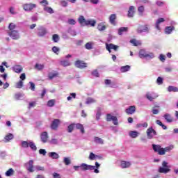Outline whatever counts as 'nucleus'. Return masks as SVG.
Returning a JSON list of instances; mask_svg holds the SVG:
<instances>
[{
  "mask_svg": "<svg viewBox=\"0 0 178 178\" xmlns=\"http://www.w3.org/2000/svg\"><path fill=\"white\" fill-rule=\"evenodd\" d=\"M39 153L40 154V155H47V151L44 149H40L39 150Z\"/></svg>",
  "mask_w": 178,
  "mask_h": 178,
  "instance_id": "obj_59",
  "label": "nucleus"
},
{
  "mask_svg": "<svg viewBox=\"0 0 178 178\" xmlns=\"http://www.w3.org/2000/svg\"><path fill=\"white\" fill-rule=\"evenodd\" d=\"M97 30H99V31H104L106 30V26L104 25L102 23H100L97 25Z\"/></svg>",
  "mask_w": 178,
  "mask_h": 178,
  "instance_id": "obj_33",
  "label": "nucleus"
},
{
  "mask_svg": "<svg viewBox=\"0 0 178 178\" xmlns=\"http://www.w3.org/2000/svg\"><path fill=\"white\" fill-rule=\"evenodd\" d=\"M14 98L17 100L20 99V98H22V93H16L14 96Z\"/></svg>",
  "mask_w": 178,
  "mask_h": 178,
  "instance_id": "obj_58",
  "label": "nucleus"
},
{
  "mask_svg": "<svg viewBox=\"0 0 178 178\" xmlns=\"http://www.w3.org/2000/svg\"><path fill=\"white\" fill-rule=\"evenodd\" d=\"M55 105V99H51L47 102V106L52 107Z\"/></svg>",
  "mask_w": 178,
  "mask_h": 178,
  "instance_id": "obj_47",
  "label": "nucleus"
},
{
  "mask_svg": "<svg viewBox=\"0 0 178 178\" xmlns=\"http://www.w3.org/2000/svg\"><path fill=\"white\" fill-rule=\"evenodd\" d=\"M38 35H39V37H44V35H45V34H47V29H45V28L40 26V28H38Z\"/></svg>",
  "mask_w": 178,
  "mask_h": 178,
  "instance_id": "obj_15",
  "label": "nucleus"
},
{
  "mask_svg": "<svg viewBox=\"0 0 178 178\" xmlns=\"http://www.w3.org/2000/svg\"><path fill=\"white\" fill-rule=\"evenodd\" d=\"M125 112L126 113H127V115H133V113L136 112V106H129V108L125 110Z\"/></svg>",
  "mask_w": 178,
  "mask_h": 178,
  "instance_id": "obj_19",
  "label": "nucleus"
},
{
  "mask_svg": "<svg viewBox=\"0 0 178 178\" xmlns=\"http://www.w3.org/2000/svg\"><path fill=\"white\" fill-rule=\"evenodd\" d=\"M44 10L45 12H47V13H50L51 15H52V13H54V10L51 7H44Z\"/></svg>",
  "mask_w": 178,
  "mask_h": 178,
  "instance_id": "obj_41",
  "label": "nucleus"
},
{
  "mask_svg": "<svg viewBox=\"0 0 178 178\" xmlns=\"http://www.w3.org/2000/svg\"><path fill=\"white\" fill-rule=\"evenodd\" d=\"M163 22H165V19L163 18L158 19V20L156 22V29H157V30H160L159 24H161V23H163Z\"/></svg>",
  "mask_w": 178,
  "mask_h": 178,
  "instance_id": "obj_32",
  "label": "nucleus"
},
{
  "mask_svg": "<svg viewBox=\"0 0 178 178\" xmlns=\"http://www.w3.org/2000/svg\"><path fill=\"white\" fill-rule=\"evenodd\" d=\"M137 33H149V29L148 28L147 25H140L138 26L137 29Z\"/></svg>",
  "mask_w": 178,
  "mask_h": 178,
  "instance_id": "obj_10",
  "label": "nucleus"
},
{
  "mask_svg": "<svg viewBox=\"0 0 178 178\" xmlns=\"http://www.w3.org/2000/svg\"><path fill=\"white\" fill-rule=\"evenodd\" d=\"M52 40L54 42H58L59 41V35L58 34L53 35Z\"/></svg>",
  "mask_w": 178,
  "mask_h": 178,
  "instance_id": "obj_48",
  "label": "nucleus"
},
{
  "mask_svg": "<svg viewBox=\"0 0 178 178\" xmlns=\"http://www.w3.org/2000/svg\"><path fill=\"white\" fill-rule=\"evenodd\" d=\"M34 8H37V5L33 4V3H26L23 6V8L26 11L33 10V9H34Z\"/></svg>",
  "mask_w": 178,
  "mask_h": 178,
  "instance_id": "obj_12",
  "label": "nucleus"
},
{
  "mask_svg": "<svg viewBox=\"0 0 178 178\" xmlns=\"http://www.w3.org/2000/svg\"><path fill=\"white\" fill-rule=\"evenodd\" d=\"M14 136L12 134H8L7 136L4 137L5 143H9L10 140H13Z\"/></svg>",
  "mask_w": 178,
  "mask_h": 178,
  "instance_id": "obj_27",
  "label": "nucleus"
},
{
  "mask_svg": "<svg viewBox=\"0 0 178 178\" xmlns=\"http://www.w3.org/2000/svg\"><path fill=\"white\" fill-rule=\"evenodd\" d=\"M147 136L149 140H152L154 138V136H156V131L152 128V127L148 128L147 129Z\"/></svg>",
  "mask_w": 178,
  "mask_h": 178,
  "instance_id": "obj_5",
  "label": "nucleus"
},
{
  "mask_svg": "<svg viewBox=\"0 0 178 178\" xmlns=\"http://www.w3.org/2000/svg\"><path fill=\"white\" fill-rule=\"evenodd\" d=\"M52 176L54 178H61L60 175L58 174L57 172H54Z\"/></svg>",
  "mask_w": 178,
  "mask_h": 178,
  "instance_id": "obj_64",
  "label": "nucleus"
},
{
  "mask_svg": "<svg viewBox=\"0 0 178 178\" xmlns=\"http://www.w3.org/2000/svg\"><path fill=\"white\" fill-rule=\"evenodd\" d=\"M164 119H165L167 123H172L175 120L173 119V117L169 113H165L163 115Z\"/></svg>",
  "mask_w": 178,
  "mask_h": 178,
  "instance_id": "obj_18",
  "label": "nucleus"
},
{
  "mask_svg": "<svg viewBox=\"0 0 178 178\" xmlns=\"http://www.w3.org/2000/svg\"><path fill=\"white\" fill-rule=\"evenodd\" d=\"M101 119V108H99L96 114V120Z\"/></svg>",
  "mask_w": 178,
  "mask_h": 178,
  "instance_id": "obj_49",
  "label": "nucleus"
},
{
  "mask_svg": "<svg viewBox=\"0 0 178 178\" xmlns=\"http://www.w3.org/2000/svg\"><path fill=\"white\" fill-rule=\"evenodd\" d=\"M168 91L169 92H178V88L177 87H175V86H168Z\"/></svg>",
  "mask_w": 178,
  "mask_h": 178,
  "instance_id": "obj_29",
  "label": "nucleus"
},
{
  "mask_svg": "<svg viewBox=\"0 0 178 178\" xmlns=\"http://www.w3.org/2000/svg\"><path fill=\"white\" fill-rule=\"evenodd\" d=\"M60 65H61V66H64V67H66L67 66H70V61H69V60H61L60 62Z\"/></svg>",
  "mask_w": 178,
  "mask_h": 178,
  "instance_id": "obj_28",
  "label": "nucleus"
},
{
  "mask_svg": "<svg viewBox=\"0 0 178 178\" xmlns=\"http://www.w3.org/2000/svg\"><path fill=\"white\" fill-rule=\"evenodd\" d=\"M129 29L127 27H121L118 29V34L119 35H122L123 34V32L127 31Z\"/></svg>",
  "mask_w": 178,
  "mask_h": 178,
  "instance_id": "obj_39",
  "label": "nucleus"
},
{
  "mask_svg": "<svg viewBox=\"0 0 178 178\" xmlns=\"http://www.w3.org/2000/svg\"><path fill=\"white\" fill-rule=\"evenodd\" d=\"M147 99L152 102L154 99H156L158 98V95L154 92H148L145 95Z\"/></svg>",
  "mask_w": 178,
  "mask_h": 178,
  "instance_id": "obj_7",
  "label": "nucleus"
},
{
  "mask_svg": "<svg viewBox=\"0 0 178 178\" xmlns=\"http://www.w3.org/2000/svg\"><path fill=\"white\" fill-rule=\"evenodd\" d=\"M159 59L161 62H165L166 57L163 54H160Z\"/></svg>",
  "mask_w": 178,
  "mask_h": 178,
  "instance_id": "obj_60",
  "label": "nucleus"
},
{
  "mask_svg": "<svg viewBox=\"0 0 178 178\" xmlns=\"http://www.w3.org/2000/svg\"><path fill=\"white\" fill-rule=\"evenodd\" d=\"M8 29L10 30V31H13V30L16 29V25L13 23H10L9 24Z\"/></svg>",
  "mask_w": 178,
  "mask_h": 178,
  "instance_id": "obj_53",
  "label": "nucleus"
},
{
  "mask_svg": "<svg viewBox=\"0 0 178 178\" xmlns=\"http://www.w3.org/2000/svg\"><path fill=\"white\" fill-rule=\"evenodd\" d=\"M134 13H136L134 11V6H131L128 10V17H133V16H134Z\"/></svg>",
  "mask_w": 178,
  "mask_h": 178,
  "instance_id": "obj_24",
  "label": "nucleus"
},
{
  "mask_svg": "<svg viewBox=\"0 0 178 178\" xmlns=\"http://www.w3.org/2000/svg\"><path fill=\"white\" fill-rule=\"evenodd\" d=\"M96 158H97V154H95L92 152L90 153V155H89L90 161H95V159H96Z\"/></svg>",
  "mask_w": 178,
  "mask_h": 178,
  "instance_id": "obj_44",
  "label": "nucleus"
},
{
  "mask_svg": "<svg viewBox=\"0 0 178 178\" xmlns=\"http://www.w3.org/2000/svg\"><path fill=\"white\" fill-rule=\"evenodd\" d=\"M85 48H86V49H92V42H87L86 44H85Z\"/></svg>",
  "mask_w": 178,
  "mask_h": 178,
  "instance_id": "obj_45",
  "label": "nucleus"
},
{
  "mask_svg": "<svg viewBox=\"0 0 178 178\" xmlns=\"http://www.w3.org/2000/svg\"><path fill=\"white\" fill-rule=\"evenodd\" d=\"M74 124H71L68 126L67 127V131L68 133H72V131H73V130H74Z\"/></svg>",
  "mask_w": 178,
  "mask_h": 178,
  "instance_id": "obj_43",
  "label": "nucleus"
},
{
  "mask_svg": "<svg viewBox=\"0 0 178 178\" xmlns=\"http://www.w3.org/2000/svg\"><path fill=\"white\" fill-rule=\"evenodd\" d=\"M156 83L159 84V86L163 84V79L161 76H159L157 78Z\"/></svg>",
  "mask_w": 178,
  "mask_h": 178,
  "instance_id": "obj_51",
  "label": "nucleus"
},
{
  "mask_svg": "<svg viewBox=\"0 0 178 178\" xmlns=\"http://www.w3.org/2000/svg\"><path fill=\"white\" fill-rule=\"evenodd\" d=\"M21 145L23 148H29V142L22 141Z\"/></svg>",
  "mask_w": 178,
  "mask_h": 178,
  "instance_id": "obj_50",
  "label": "nucleus"
},
{
  "mask_svg": "<svg viewBox=\"0 0 178 178\" xmlns=\"http://www.w3.org/2000/svg\"><path fill=\"white\" fill-rule=\"evenodd\" d=\"M94 141H95V143H96V144H100V145L104 144V140L97 136L94 138Z\"/></svg>",
  "mask_w": 178,
  "mask_h": 178,
  "instance_id": "obj_31",
  "label": "nucleus"
},
{
  "mask_svg": "<svg viewBox=\"0 0 178 178\" xmlns=\"http://www.w3.org/2000/svg\"><path fill=\"white\" fill-rule=\"evenodd\" d=\"M139 58L144 59V58H147L148 59H154L153 53H147L144 49H141L139 51Z\"/></svg>",
  "mask_w": 178,
  "mask_h": 178,
  "instance_id": "obj_1",
  "label": "nucleus"
},
{
  "mask_svg": "<svg viewBox=\"0 0 178 178\" xmlns=\"http://www.w3.org/2000/svg\"><path fill=\"white\" fill-rule=\"evenodd\" d=\"M29 84H30V89L32 90V91H35V84H34V83L33 82H29Z\"/></svg>",
  "mask_w": 178,
  "mask_h": 178,
  "instance_id": "obj_56",
  "label": "nucleus"
},
{
  "mask_svg": "<svg viewBox=\"0 0 178 178\" xmlns=\"http://www.w3.org/2000/svg\"><path fill=\"white\" fill-rule=\"evenodd\" d=\"M25 165L26 166L27 171L30 172L31 173H33V172H34V161L30 160Z\"/></svg>",
  "mask_w": 178,
  "mask_h": 178,
  "instance_id": "obj_8",
  "label": "nucleus"
},
{
  "mask_svg": "<svg viewBox=\"0 0 178 178\" xmlns=\"http://www.w3.org/2000/svg\"><path fill=\"white\" fill-rule=\"evenodd\" d=\"M95 24H97V21L92 19H87L85 26H91L92 27H95Z\"/></svg>",
  "mask_w": 178,
  "mask_h": 178,
  "instance_id": "obj_23",
  "label": "nucleus"
},
{
  "mask_svg": "<svg viewBox=\"0 0 178 178\" xmlns=\"http://www.w3.org/2000/svg\"><path fill=\"white\" fill-rule=\"evenodd\" d=\"M35 69L37 70H42V69H44V65L37 63L35 65Z\"/></svg>",
  "mask_w": 178,
  "mask_h": 178,
  "instance_id": "obj_46",
  "label": "nucleus"
},
{
  "mask_svg": "<svg viewBox=\"0 0 178 178\" xmlns=\"http://www.w3.org/2000/svg\"><path fill=\"white\" fill-rule=\"evenodd\" d=\"M131 44H133L134 47H138V45H141V42L137 41L136 39H132L130 40Z\"/></svg>",
  "mask_w": 178,
  "mask_h": 178,
  "instance_id": "obj_38",
  "label": "nucleus"
},
{
  "mask_svg": "<svg viewBox=\"0 0 178 178\" xmlns=\"http://www.w3.org/2000/svg\"><path fill=\"white\" fill-rule=\"evenodd\" d=\"M106 122H113L115 126H118L119 122H118V117L113 116L111 114H107L106 118Z\"/></svg>",
  "mask_w": 178,
  "mask_h": 178,
  "instance_id": "obj_3",
  "label": "nucleus"
},
{
  "mask_svg": "<svg viewBox=\"0 0 178 178\" xmlns=\"http://www.w3.org/2000/svg\"><path fill=\"white\" fill-rule=\"evenodd\" d=\"M92 76H95V77H99V73L98 72V70H95L92 72Z\"/></svg>",
  "mask_w": 178,
  "mask_h": 178,
  "instance_id": "obj_57",
  "label": "nucleus"
},
{
  "mask_svg": "<svg viewBox=\"0 0 178 178\" xmlns=\"http://www.w3.org/2000/svg\"><path fill=\"white\" fill-rule=\"evenodd\" d=\"M48 132L47 131H44L40 134V139L42 143L45 144V143L48 142Z\"/></svg>",
  "mask_w": 178,
  "mask_h": 178,
  "instance_id": "obj_13",
  "label": "nucleus"
},
{
  "mask_svg": "<svg viewBox=\"0 0 178 178\" xmlns=\"http://www.w3.org/2000/svg\"><path fill=\"white\" fill-rule=\"evenodd\" d=\"M68 23L69 24H72V26H74V24H76V20L73 19H68Z\"/></svg>",
  "mask_w": 178,
  "mask_h": 178,
  "instance_id": "obj_61",
  "label": "nucleus"
},
{
  "mask_svg": "<svg viewBox=\"0 0 178 178\" xmlns=\"http://www.w3.org/2000/svg\"><path fill=\"white\" fill-rule=\"evenodd\" d=\"M74 65L78 69H85V67H87V63L83 60H76Z\"/></svg>",
  "mask_w": 178,
  "mask_h": 178,
  "instance_id": "obj_11",
  "label": "nucleus"
},
{
  "mask_svg": "<svg viewBox=\"0 0 178 178\" xmlns=\"http://www.w3.org/2000/svg\"><path fill=\"white\" fill-rule=\"evenodd\" d=\"M109 22L113 26H116V14H111L110 15Z\"/></svg>",
  "mask_w": 178,
  "mask_h": 178,
  "instance_id": "obj_17",
  "label": "nucleus"
},
{
  "mask_svg": "<svg viewBox=\"0 0 178 178\" xmlns=\"http://www.w3.org/2000/svg\"><path fill=\"white\" fill-rule=\"evenodd\" d=\"M49 156L50 158H52V159H59V154H58L56 152H50Z\"/></svg>",
  "mask_w": 178,
  "mask_h": 178,
  "instance_id": "obj_30",
  "label": "nucleus"
},
{
  "mask_svg": "<svg viewBox=\"0 0 178 178\" xmlns=\"http://www.w3.org/2000/svg\"><path fill=\"white\" fill-rule=\"evenodd\" d=\"M173 30H175V26H167L165 29V34H170V33H172Z\"/></svg>",
  "mask_w": 178,
  "mask_h": 178,
  "instance_id": "obj_26",
  "label": "nucleus"
},
{
  "mask_svg": "<svg viewBox=\"0 0 178 178\" xmlns=\"http://www.w3.org/2000/svg\"><path fill=\"white\" fill-rule=\"evenodd\" d=\"M63 163H65V165H70V163H72V161L70 160V157H65L63 159Z\"/></svg>",
  "mask_w": 178,
  "mask_h": 178,
  "instance_id": "obj_40",
  "label": "nucleus"
},
{
  "mask_svg": "<svg viewBox=\"0 0 178 178\" xmlns=\"http://www.w3.org/2000/svg\"><path fill=\"white\" fill-rule=\"evenodd\" d=\"M129 136L131 138H136V137H138V132L137 131H132L129 133Z\"/></svg>",
  "mask_w": 178,
  "mask_h": 178,
  "instance_id": "obj_36",
  "label": "nucleus"
},
{
  "mask_svg": "<svg viewBox=\"0 0 178 178\" xmlns=\"http://www.w3.org/2000/svg\"><path fill=\"white\" fill-rule=\"evenodd\" d=\"M13 70L15 73H22L23 72V67L21 65H15L13 67Z\"/></svg>",
  "mask_w": 178,
  "mask_h": 178,
  "instance_id": "obj_21",
  "label": "nucleus"
},
{
  "mask_svg": "<svg viewBox=\"0 0 178 178\" xmlns=\"http://www.w3.org/2000/svg\"><path fill=\"white\" fill-rule=\"evenodd\" d=\"M15 173V170H13V168L8 169L6 172V176L10 177L13 176Z\"/></svg>",
  "mask_w": 178,
  "mask_h": 178,
  "instance_id": "obj_37",
  "label": "nucleus"
},
{
  "mask_svg": "<svg viewBox=\"0 0 178 178\" xmlns=\"http://www.w3.org/2000/svg\"><path fill=\"white\" fill-rule=\"evenodd\" d=\"M129 70H130L129 65L122 66L120 68V71L122 72V73H126V72H129Z\"/></svg>",
  "mask_w": 178,
  "mask_h": 178,
  "instance_id": "obj_35",
  "label": "nucleus"
},
{
  "mask_svg": "<svg viewBox=\"0 0 178 178\" xmlns=\"http://www.w3.org/2000/svg\"><path fill=\"white\" fill-rule=\"evenodd\" d=\"M159 173H169V172H170V168H163V167H160L159 168Z\"/></svg>",
  "mask_w": 178,
  "mask_h": 178,
  "instance_id": "obj_25",
  "label": "nucleus"
},
{
  "mask_svg": "<svg viewBox=\"0 0 178 178\" xmlns=\"http://www.w3.org/2000/svg\"><path fill=\"white\" fill-rule=\"evenodd\" d=\"M95 102H96L95 99H94L93 98L89 97L87 99L86 101V104H94Z\"/></svg>",
  "mask_w": 178,
  "mask_h": 178,
  "instance_id": "obj_52",
  "label": "nucleus"
},
{
  "mask_svg": "<svg viewBox=\"0 0 178 178\" xmlns=\"http://www.w3.org/2000/svg\"><path fill=\"white\" fill-rule=\"evenodd\" d=\"M23 87V81H19L15 83V88H22Z\"/></svg>",
  "mask_w": 178,
  "mask_h": 178,
  "instance_id": "obj_42",
  "label": "nucleus"
},
{
  "mask_svg": "<svg viewBox=\"0 0 178 178\" xmlns=\"http://www.w3.org/2000/svg\"><path fill=\"white\" fill-rule=\"evenodd\" d=\"M56 76H58V74L51 73L49 74V80H52V79H54V77H56Z\"/></svg>",
  "mask_w": 178,
  "mask_h": 178,
  "instance_id": "obj_55",
  "label": "nucleus"
},
{
  "mask_svg": "<svg viewBox=\"0 0 178 178\" xmlns=\"http://www.w3.org/2000/svg\"><path fill=\"white\" fill-rule=\"evenodd\" d=\"M106 48L108 52H111V49H114V51H118V49L119 48V46H116L113 44H106Z\"/></svg>",
  "mask_w": 178,
  "mask_h": 178,
  "instance_id": "obj_14",
  "label": "nucleus"
},
{
  "mask_svg": "<svg viewBox=\"0 0 178 178\" xmlns=\"http://www.w3.org/2000/svg\"><path fill=\"white\" fill-rule=\"evenodd\" d=\"M74 127L75 129H76V130H80L82 134H84V133H86V131H84V127L83 126L82 124H80V123L74 124Z\"/></svg>",
  "mask_w": 178,
  "mask_h": 178,
  "instance_id": "obj_16",
  "label": "nucleus"
},
{
  "mask_svg": "<svg viewBox=\"0 0 178 178\" xmlns=\"http://www.w3.org/2000/svg\"><path fill=\"white\" fill-rule=\"evenodd\" d=\"M60 124V120L59 119H54L50 125L51 130H58V127Z\"/></svg>",
  "mask_w": 178,
  "mask_h": 178,
  "instance_id": "obj_6",
  "label": "nucleus"
},
{
  "mask_svg": "<svg viewBox=\"0 0 178 178\" xmlns=\"http://www.w3.org/2000/svg\"><path fill=\"white\" fill-rule=\"evenodd\" d=\"M131 166V163L130 161H121V168L122 169H126Z\"/></svg>",
  "mask_w": 178,
  "mask_h": 178,
  "instance_id": "obj_20",
  "label": "nucleus"
},
{
  "mask_svg": "<svg viewBox=\"0 0 178 178\" xmlns=\"http://www.w3.org/2000/svg\"><path fill=\"white\" fill-rule=\"evenodd\" d=\"M162 166H163V168H170V166L168 165V162H166V161H163Z\"/></svg>",
  "mask_w": 178,
  "mask_h": 178,
  "instance_id": "obj_63",
  "label": "nucleus"
},
{
  "mask_svg": "<svg viewBox=\"0 0 178 178\" xmlns=\"http://www.w3.org/2000/svg\"><path fill=\"white\" fill-rule=\"evenodd\" d=\"M29 147H30L31 149H32L33 151H37V146L35 145V143H34V142L29 141Z\"/></svg>",
  "mask_w": 178,
  "mask_h": 178,
  "instance_id": "obj_34",
  "label": "nucleus"
},
{
  "mask_svg": "<svg viewBox=\"0 0 178 178\" xmlns=\"http://www.w3.org/2000/svg\"><path fill=\"white\" fill-rule=\"evenodd\" d=\"M61 6H63L64 8H66L67 6V1L63 0L60 1Z\"/></svg>",
  "mask_w": 178,
  "mask_h": 178,
  "instance_id": "obj_62",
  "label": "nucleus"
},
{
  "mask_svg": "<svg viewBox=\"0 0 178 178\" xmlns=\"http://www.w3.org/2000/svg\"><path fill=\"white\" fill-rule=\"evenodd\" d=\"M152 148L154 152H157L159 155H165V150H163V147H161V145L153 144Z\"/></svg>",
  "mask_w": 178,
  "mask_h": 178,
  "instance_id": "obj_4",
  "label": "nucleus"
},
{
  "mask_svg": "<svg viewBox=\"0 0 178 178\" xmlns=\"http://www.w3.org/2000/svg\"><path fill=\"white\" fill-rule=\"evenodd\" d=\"M52 51L53 52H54V54H56V55H58V52H59L60 49L58 47L54 46L52 47Z\"/></svg>",
  "mask_w": 178,
  "mask_h": 178,
  "instance_id": "obj_54",
  "label": "nucleus"
},
{
  "mask_svg": "<svg viewBox=\"0 0 178 178\" xmlns=\"http://www.w3.org/2000/svg\"><path fill=\"white\" fill-rule=\"evenodd\" d=\"M8 35L13 40H19L20 38V35H19V32L16 30L10 31L8 32Z\"/></svg>",
  "mask_w": 178,
  "mask_h": 178,
  "instance_id": "obj_9",
  "label": "nucleus"
},
{
  "mask_svg": "<svg viewBox=\"0 0 178 178\" xmlns=\"http://www.w3.org/2000/svg\"><path fill=\"white\" fill-rule=\"evenodd\" d=\"M78 22L81 26H86L87 20L86 19V18H84V16L80 15L78 18Z\"/></svg>",
  "mask_w": 178,
  "mask_h": 178,
  "instance_id": "obj_22",
  "label": "nucleus"
},
{
  "mask_svg": "<svg viewBox=\"0 0 178 178\" xmlns=\"http://www.w3.org/2000/svg\"><path fill=\"white\" fill-rule=\"evenodd\" d=\"M81 169V170H92V169H95V167L94 165L86 164V163H82L81 164L80 166H74V169L75 170H77V169Z\"/></svg>",
  "mask_w": 178,
  "mask_h": 178,
  "instance_id": "obj_2",
  "label": "nucleus"
}]
</instances>
